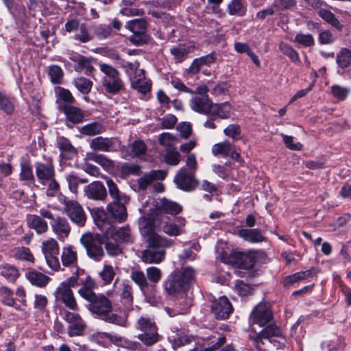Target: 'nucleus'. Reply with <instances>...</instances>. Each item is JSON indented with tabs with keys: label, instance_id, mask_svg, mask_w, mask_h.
<instances>
[{
	"label": "nucleus",
	"instance_id": "0eeeda50",
	"mask_svg": "<svg viewBox=\"0 0 351 351\" xmlns=\"http://www.w3.org/2000/svg\"><path fill=\"white\" fill-rule=\"evenodd\" d=\"M195 272L192 267H186L174 271L164 283L165 291L170 295L184 293L195 278Z\"/></svg>",
	"mask_w": 351,
	"mask_h": 351
},
{
	"label": "nucleus",
	"instance_id": "c9c22d12",
	"mask_svg": "<svg viewBox=\"0 0 351 351\" xmlns=\"http://www.w3.org/2000/svg\"><path fill=\"white\" fill-rule=\"evenodd\" d=\"M84 191L88 197H105L106 191L104 186L99 182H94L86 186Z\"/></svg>",
	"mask_w": 351,
	"mask_h": 351
},
{
	"label": "nucleus",
	"instance_id": "e433bc0d",
	"mask_svg": "<svg viewBox=\"0 0 351 351\" xmlns=\"http://www.w3.org/2000/svg\"><path fill=\"white\" fill-rule=\"evenodd\" d=\"M232 145L228 141L217 143L213 145L211 152L215 156H221L223 158H226L229 156Z\"/></svg>",
	"mask_w": 351,
	"mask_h": 351
},
{
	"label": "nucleus",
	"instance_id": "423d86ee",
	"mask_svg": "<svg viewBox=\"0 0 351 351\" xmlns=\"http://www.w3.org/2000/svg\"><path fill=\"white\" fill-rule=\"evenodd\" d=\"M182 207L176 202L168 199H149L139 208L143 215L165 216L164 214L176 215L181 213Z\"/></svg>",
	"mask_w": 351,
	"mask_h": 351
},
{
	"label": "nucleus",
	"instance_id": "49530a36",
	"mask_svg": "<svg viewBox=\"0 0 351 351\" xmlns=\"http://www.w3.org/2000/svg\"><path fill=\"white\" fill-rule=\"evenodd\" d=\"M131 279L139 287L141 290H143L148 287V282L145 274L138 269H132L130 273Z\"/></svg>",
	"mask_w": 351,
	"mask_h": 351
},
{
	"label": "nucleus",
	"instance_id": "b1692460",
	"mask_svg": "<svg viewBox=\"0 0 351 351\" xmlns=\"http://www.w3.org/2000/svg\"><path fill=\"white\" fill-rule=\"evenodd\" d=\"M121 199H115L108 206V211L112 217L119 222H123L126 220L128 214L125 206L121 202Z\"/></svg>",
	"mask_w": 351,
	"mask_h": 351
},
{
	"label": "nucleus",
	"instance_id": "1a4fd4ad",
	"mask_svg": "<svg viewBox=\"0 0 351 351\" xmlns=\"http://www.w3.org/2000/svg\"><path fill=\"white\" fill-rule=\"evenodd\" d=\"M256 343V348L261 350L260 344H264V339H267L277 348H282L285 346V339L282 335L281 329L271 322L265 326V328L253 338Z\"/></svg>",
	"mask_w": 351,
	"mask_h": 351
},
{
	"label": "nucleus",
	"instance_id": "5fc2aeb1",
	"mask_svg": "<svg viewBox=\"0 0 351 351\" xmlns=\"http://www.w3.org/2000/svg\"><path fill=\"white\" fill-rule=\"evenodd\" d=\"M1 275L10 282H14L19 277V270L14 266L6 265L1 270Z\"/></svg>",
	"mask_w": 351,
	"mask_h": 351
},
{
	"label": "nucleus",
	"instance_id": "7ed1b4c3",
	"mask_svg": "<svg viewBox=\"0 0 351 351\" xmlns=\"http://www.w3.org/2000/svg\"><path fill=\"white\" fill-rule=\"evenodd\" d=\"M88 302V308L95 317L118 326H126L125 317L112 313V303L104 295H97Z\"/></svg>",
	"mask_w": 351,
	"mask_h": 351
},
{
	"label": "nucleus",
	"instance_id": "864d4df0",
	"mask_svg": "<svg viewBox=\"0 0 351 351\" xmlns=\"http://www.w3.org/2000/svg\"><path fill=\"white\" fill-rule=\"evenodd\" d=\"M75 40L82 43L89 42L92 39V36L88 32V27L85 23H82L75 32L74 36Z\"/></svg>",
	"mask_w": 351,
	"mask_h": 351
},
{
	"label": "nucleus",
	"instance_id": "f03ea898",
	"mask_svg": "<svg viewBox=\"0 0 351 351\" xmlns=\"http://www.w3.org/2000/svg\"><path fill=\"white\" fill-rule=\"evenodd\" d=\"M93 218L95 224L104 234L108 240H113L119 243H130L133 242V237L129 226L117 228L106 220L104 210L97 208L93 210Z\"/></svg>",
	"mask_w": 351,
	"mask_h": 351
},
{
	"label": "nucleus",
	"instance_id": "4be33fe9",
	"mask_svg": "<svg viewBox=\"0 0 351 351\" xmlns=\"http://www.w3.org/2000/svg\"><path fill=\"white\" fill-rule=\"evenodd\" d=\"M35 165L36 177L41 184H45L54 178V167L51 161L46 162H38Z\"/></svg>",
	"mask_w": 351,
	"mask_h": 351
},
{
	"label": "nucleus",
	"instance_id": "c85d7f7f",
	"mask_svg": "<svg viewBox=\"0 0 351 351\" xmlns=\"http://www.w3.org/2000/svg\"><path fill=\"white\" fill-rule=\"evenodd\" d=\"M51 227L60 239L64 240L70 232L71 228L66 219L57 217L51 223Z\"/></svg>",
	"mask_w": 351,
	"mask_h": 351
},
{
	"label": "nucleus",
	"instance_id": "a18cd8bd",
	"mask_svg": "<svg viewBox=\"0 0 351 351\" xmlns=\"http://www.w3.org/2000/svg\"><path fill=\"white\" fill-rule=\"evenodd\" d=\"M126 28L132 33L146 32L147 22L142 19L131 20L127 23Z\"/></svg>",
	"mask_w": 351,
	"mask_h": 351
},
{
	"label": "nucleus",
	"instance_id": "2eb2a0df",
	"mask_svg": "<svg viewBox=\"0 0 351 351\" xmlns=\"http://www.w3.org/2000/svg\"><path fill=\"white\" fill-rule=\"evenodd\" d=\"M174 183L177 187L184 191H192L196 189L198 182L195 173L190 172L186 167H182L176 175Z\"/></svg>",
	"mask_w": 351,
	"mask_h": 351
},
{
	"label": "nucleus",
	"instance_id": "ea45409f",
	"mask_svg": "<svg viewBox=\"0 0 351 351\" xmlns=\"http://www.w3.org/2000/svg\"><path fill=\"white\" fill-rule=\"evenodd\" d=\"M231 109L232 107L228 102L221 104H213L210 114L217 116L221 119H226L230 116Z\"/></svg>",
	"mask_w": 351,
	"mask_h": 351
},
{
	"label": "nucleus",
	"instance_id": "58836bf2",
	"mask_svg": "<svg viewBox=\"0 0 351 351\" xmlns=\"http://www.w3.org/2000/svg\"><path fill=\"white\" fill-rule=\"evenodd\" d=\"M105 128L99 122H92L80 129L81 134L86 136H95L103 133Z\"/></svg>",
	"mask_w": 351,
	"mask_h": 351
},
{
	"label": "nucleus",
	"instance_id": "13d9d810",
	"mask_svg": "<svg viewBox=\"0 0 351 351\" xmlns=\"http://www.w3.org/2000/svg\"><path fill=\"white\" fill-rule=\"evenodd\" d=\"M312 272L311 270H306L304 271H300L295 273L292 275L287 276L285 280V285L295 283L300 280H304L311 276Z\"/></svg>",
	"mask_w": 351,
	"mask_h": 351
},
{
	"label": "nucleus",
	"instance_id": "3c124183",
	"mask_svg": "<svg viewBox=\"0 0 351 351\" xmlns=\"http://www.w3.org/2000/svg\"><path fill=\"white\" fill-rule=\"evenodd\" d=\"M191 47L180 45L171 49V53L174 57L176 62H182L191 52Z\"/></svg>",
	"mask_w": 351,
	"mask_h": 351
},
{
	"label": "nucleus",
	"instance_id": "473e14b6",
	"mask_svg": "<svg viewBox=\"0 0 351 351\" xmlns=\"http://www.w3.org/2000/svg\"><path fill=\"white\" fill-rule=\"evenodd\" d=\"M227 10L231 16H243L247 12V3L245 0H232L228 3Z\"/></svg>",
	"mask_w": 351,
	"mask_h": 351
},
{
	"label": "nucleus",
	"instance_id": "72a5a7b5",
	"mask_svg": "<svg viewBox=\"0 0 351 351\" xmlns=\"http://www.w3.org/2000/svg\"><path fill=\"white\" fill-rule=\"evenodd\" d=\"M57 96L58 105H72L75 103V99L69 89L58 86L55 89Z\"/></svg>",
	"mask_w": 351,
	"mask_h": 351
},
{
	"label": "nucleus",
	"instance_id": "393cba45",
	"mask_svg": "<svg viewBox=\"0 0 351 351\" xmlns=\"http://www.w3.org/2000/svg\"><path fill=\"white\" fill-rule=\"evenodd\" d=\"M213 103L208 96L194 97L191 100V108L193 110L201 114H210Z\"/></svg>",
	"mask_w": 351,
	"mask_h": 351
},
{
	"label": "nucleus",
	"instance_id": "680f3d73",
	"mask_svg": "<svg viewBox=\"0 0 351 351\" xmlns=\"http://www.w3.org/2000/svg\"><path fill=\"white\" fill-rule=\"evenodd\" d=\"M200 188L202 190L208 192L211 196H218L221 194L219 186L206 180L202 182Z\"/></svg>",
	"mask_w": 351,
	"mask_h": 351
},
{
	"label": "nucleus",
	"instance_id": "6e6552de",
	"mask_svg": "<svg viewBox=\"0 0 351 351\" xmlns=\"http://www.w3.org/2000/svg\"><path fill=\"white\" fill-rule=\"evenodd\" d=\"M217 258L223 263L232 265L239 268L249 269L256 263V254L254 252H239L223 250L219 245L217 247Z\"/></svg>",
	"mask_w": 351,
	"mask_h": 351
},
{
	"label": "nucleus",
	"instance_id": "603ef678",
	"mask_svg": "<svg viewBox=\"0 0 351 351\" xmlns=\"http://www.w3.org/2000/svg\"><path fill=\"white\" fill-rule=\"evenodd\" d=\"M280 51L287 56L293 62L300 63L298 53L290 45L281 42L279 45Z\"/></svg>",
	"mask_w": 351,
	"mask_h": 351
},
{
	"label": "nucleus",
	"instance_id": "79ce46f5",
	"mask_svg": "<svg viewBox=\"0 0 351 351\" xmlns=\"http://www.w3.org/2000/svg\"><path fill=\"white\" fill-rule=\"evenodd\" d=\"M29 226L34 229L38 234L45 232L48 229V225L45 221L36 215H30L28 217Z\"/></svg>",
	"mask_w": 351,
	"mask_h": 351
},
{
	"label": "nucleus",
	"instance_id": "9b49d317",
	"mask_svg": "<svg viewBox=\"0 0 351 351\" xmlns=\"http://www.w3.org/2000/svg\"><path fill=\"white\" fill-rule=\"evenodd\" d=\"M137 328L143 332L138 335V338L145 344L151 346L158 341L156 324L149 317H140Z\"/></svg>",
	"mask_w": 351,
	"mask_h": 351
},
{
	"label": "nucleus",
	"instance_id": "7c9ffc66",
	"mask_svg": "<svg viewBox=\"0 0 351 351\" xmlns=\"http://www.w3.org/2000/svg\"><path fill=\"white\" fill-rule=\"evenodd\" d=\"M96 284L95 281L89 276H87L82 286L78 290L80 295L88 302L95 297L97 295L93 292Z\"/></svg>",
	"mask_w": 351,
	"mask_h": 351
},
{
	"label": "nucleus",
	"instance_id": "8fccbe9b",
	"mask_svg": "<svg viewBox=\"0 0 351 351\" xmlns=\"http://www.w3.org/2000/svg\"><path fill=\"white\" fill-rule=\"evenodd\" d=\"M337 63L341 68H347L351 65V51L343 48L337 55Z\"/></svg>",
	"mask_w": 351,
	"mask_h": 351
},
{
	"label": "nucleus",
	"instance_id": "f8f14e48",
	"mask_svg": "<svg viewBox=\"0 0 351 351\" xmlns=\"http://www.w3.org/2000/svg\"><path fill=\"white\" fill-rule=\"evenodd\" d=\"M41 249L49 267L55 271H58L60 264L58 257L59 247L57 241L53 239L45 240L42 243Z\"/></svg>",
	"mask_w": 351,
	"mask_h": 351
},
{
	"label": "nucleus",
	"instance_id": "c03bdc74",
	"mask_svg": "<svg viewBox=\"0 0 351 351\" xmlns=\"http://www.w3.org/2000/svg\"><path fill=\"white\" fill-rule=\"evenodd\" d=\"M120 172L122 177L139 176L141 173V166L136 164L125 162L120 167Z\"/></svg>",
	"mask_w": 351,
	"mask_h": 351
},
{
	"label": "nucleus",
	"instance_id": "09e8293b",
	"mask_svg": "<svg viewBox=\"0 0 351 351\" xmlns=\"http://www.w3.org/2000/svg\"><path fill=\"white\" fill-rule=\"evenodd\" d=\"M318 15L327 23H330L331 25L334 26L337 29H341L342 25L340 23L339 20L335 17V14L330 11L322 8L318 11Z\"/></svg>",
	"mask_w": 351,
	"mask_h": 351
},
{
	"label": "nucleus",
	"instance_id": "bb28decb",
	"mask_svg": "<svg viewBox=\"0 0 351 351\" xmlns=\"http://www.w3.org/2000/svg\"><path fill=\"white\" fill-rule=\"evenodd\" d=\"M71 60L75 62L74 69L77 72L84 71L86 74H90L94 70L91 63V59L80 54H75L71 57Z\"/></svg>",
	"mask_w": 351,
	"mask_h": 351
},
{
	"label": "nucleus",
	"instance_id": "ddd939ff",
	"mask_svg": "<svg viewBox=\"0 0 351 351\" xmlns=\"http://www.w3.org/2000/svg\"><path fill=\"white\" fill-rule=\"evenodd\" d=\"M58 199L63 206L62 209L71 220L80 226H84L86 221V216L82 206L78 202L73 199L68 201L66 199Z\"/></svg>",
	"mask_w": 351,
	"mask_h": 351
},
{
	"label": "nucleus",
	"instance_id": "052dcab7",
	"mask_svg": "<svg viewBox=\"0 0 351 351\" xmlns=\"http://www.w3.org/2000/svg\"><path fill=\"white\" fill-rule=\"evenodd\" d=\"M85 326V322L82 318L80 319V320L71 323L69 326V335L72 337L82 335Z\"/></svg>",
	"mask_w": 351,
	"mask_h": 351
},
{
	"label": "nucleus",
	"instance_id": "5701e85b",
	"mask_svg": "<svg viewBox=\"0 0 351 351\" xmlns=\"http://www.w3.org/2000/svg\"><path fill=\"white\" fill-rule=\"evenodd\" d=\"M58 110L63 112L68 121L73 123H82L84 118L83 111L72 105H59Z\"/></svg>",
	"mask_w": 351,
	"mask_h": 351
},
{
	"label": "nucleus",
	"instance_id": "a211bd4d",
	"mask_svg": "<svg viewBox=\"0 0 351 351\" xmlns=\"http://www.w3.org/2000/svg\"><path fill=\"white\" fill-rule=\"evenodd\" d=\"M117 143H119V141L117 138L97 136L92 139L90 143V147L95 151L114 152L117 150Z\"/></svg>",
	"mask_w": 351,
	"mask_h": 351
},
{
	"label": "nucleus",
	"instance_id": "0e129e2a",
	"mask_svg": "<svg viewBox=\"0 0 351 351\" xmlns=\"http://www.w3.org/2000/svg\"><path fill=\"white\" fill-rule=\"evenodd\" d=\"M234 290L241 297L247 296L252 292V287L242 280L235 282Z\"/></svg>",
	"mask_w": 351,
	"mask_h": 351
},
{
	"label": "nucleus",
	"instance_id": "a19ab883",
	"mask_svg": "<svg viewBox=\"0 0 351 351\" xmlns=\"http://www.w3.org/2000/svg\"><path fill=\"white\" fill-rule=\"evenodd\" d=\"M0 298L1 302L8 306L14 307L19 310V306L16 305V302L13 298L12 291L7 287L2 286L0 287Z\"/></svg>",
	"mask_w": 351,
	"mask_h": 351
},
{
	"label": "nucleus",
	"instance_id": "c756f323",
	"mask_svg": "<svg viewBox=\"0 0 351 351\" xmlns=\"http://www.w3.org/2000/svg\"><path fill=\"white\" fill-rule=\"evenodd\" d=\"M102 85L105 90L110 94H117L124 88V84L120 75L110 78L103 79Z\"/></svg>",
	"mask_w": 351,
	"mask_h": 351
},
{
	"label": "nucleus",
	"instance_id": "69168bd1",
	"mask_svg": "<svg viewBox=\"0 0 351 351\" xmlns=\"http://www.w3.org/2000/svg\"><path fill=\"white\" fill-rule=\"evenodd\" d=\"M164 159L167 164L176 166L180 161V154L176 149H170L165 154Z\"/></svg>",
	"mask_w": 351,
	"mask_h": 351
},
{
	"label": "nucleus",
	"instance_id": "f704fd0d",
	"mask_svg": "<svg viewBox=\"0 0 351 351\" xmlns=\"http://www.w3.org/2000/svg\"><path fill=\"white\" fill-rule=\"evenodd\" d=\"M238 234L244 240L251 243H258L264 240V237L258 229H241Z\"/></svg>",
	"mask_w": 351,
	"mask_h": 351
},
{
	"label": "nucleus",
	"instance_id": "aec40b11",
	"mask_svg": "<svg viewBox=\"0 0 351 351\" xmlns=\"http://www.w3.org/2000/svg\"><path fill=\"white\" fill-rule=\"evenodd\" d=\"M226 342V337L218 332H213L210 337L203 340L200 348L196 347L190 351H216Z\"/></svg>",
	"mask_w": 351,
	"mask_h": 351
},
{
	"label": "nucleus",
	"instance_id": "6ab92c4d",
	"mask_svg": "<svg viewBox=\"0 0 351 351\" xmlns=\"http://www.w3.org/2000/svg\"><path fill=\"white\" fill-rule=\"evenodd\" d=\"M226 342V337L218 332H213L210 337L203 340L200 348L196 347L190 351H216Z\"/></svg>",
	"mask_w": 351,
	"mask_h": 351
},
{
	"label": "nucleus",
	"instance_id": "cd10ccee",
	"mask_svg": "<svg viewBox=\"0 0 351 351\" xmlns=\"http://www.w3.org/2000/svg\"><path fill=\"white\" fill-rule=\"evenodd\" d=\"M61 260L62 265L64 267H75V271L74 272L76 271L77 269H79L78 267H77V252L73 246L68 245L62 248Z\"/></svg>",
	"mask_w": 351,
	"mask_h": 351
},
{
	"label": "nucleus",
	"instance_id": "338daca9",
	"mask_svg": "<svg viewBox=\"0 0 351 351\" xmlns=\"http://www.w3.org/2000/svg\"><path fill=\"white\" fill-rule=\"evenodd\" d=\"M99 274L104 284H109L112 280L115 272L111 265H105Z\"/></svg>",
	"mask_w": 351,
	"mask_h": 351
},
{
	"label": "nucleus",
	"instance_id": "f3484780",
	"mask_svg": "<svg viewBox=\"0 0 351 351\" xmlns=\"http://www.w3.org/2000/svg\"><path fill=\"white\" fill-rule=\"evenodd\" d=\"M192 305V299L188 297L185 293H182L180 296L176 299L173 307H165V311L169 317H174L177 315H184L188 313Z\"/></svg>",
	"mask_w": 351,
	"mask_h": 351
},
{
	"label": "nucleus",
	"instance_id": "2f4dec72",
	"mask_svg": "<svg viewBox=\"0 0 351 351\" xmlns=\"http://www.w3.org/2000/svg\"><path fill=\"white\" fill-rule=\"evenodd\" d=\"M27 280L33 285L39 287H45L50 280V278L36 270H32L25 274Z\"/></svg>",
	"mask_w": 351,
	"mask_h": 351
},
{
	"label": "nucleus",
	"instance_id": "39448f33",
	"mask_svg": "<svg viewBox=\"0 0 351 351\" xmlns=\"http://www.w3.org/2000/svg\"><path fill=\"white\" fill-rule=\"evenodd\" d=\"M80 273H83V270L77 269L71 277L58 285L53 293L56 302L63 304L66 308L72 311L78 310V305L71 288L78 285V278Z\"/></svg>",
	"mask_w": 351,
	"mask_h": 351
},
{
	"label": "nucleus",
	"instance_id": "20e7f679",
	"mask_svg": "<svg viewBox=\"0 0 351 351\" xmlns=\"http://www.w3.org/2000/svg\"><path fill=\"white\" fill-rule=\"evenodd\" d=\"M143 236L147 237L149 248L142 252V261L147 264L161 263L165 259V249L172 246L173 241L158 234Z\"/></svg>",
	"mask_w": 351,
	"mask_h": 351
},
{
	"label": "nucleus",
	"instance_id": "de8ad7c7",
	"mask_svg": "<svg viewBox=\"0 0 351 351\" xmlns=\"http://www.w3.org/2000/svg\"><path fill=\"white\" fill-rule=\"evenodd\" d=\"M75 88L82 94H88L92 88L93 82L84 77H80L73 80Z\"/></svg>",
	"mask_w": 351,
	"mask_h": 351
},
{
	"label": "nucleus",
	"instance_id": "4d7b16f0",
	"mask_svg": "<svg viewBox=\"0 0 351 351\" xmlns=\"http://www.w3.org/2000/svg\"><path fill=\"white\" fill-rule=\"evenodd\" d=\"M121 296L122 299L125 300L128 307L132 304V287L127 282L121 284Z\"/></svg>",
	"mask_w": 351,
	"mask_h": 351
},
{
	"label": "nucleus",
	"instance_id": "e2e57ef3",
	"mask_svg": "<svg viewBox=\"0 0 351 351\" xmlns=\"http://www.w3.org/2000/svg\"><path fill=\"white\" fill-rule=\"evenodd\" d=\"M49 74L50 75L51 82L56 84L60 83L64 73L59 66L52 65L49 67Z\"/></svg>",
	"mask_w": 351,
	"mask_h": 351
},
{
	"label": "nucleus",
	"instance_id": "f257e3e1",
	"mask_svg": "<svg viewBox=\"0 0 351 351\" xmlns=\"http://www.w3.org/2000/svg\"><path fill=\"white\" fill-rule=\"evenodd\" d=\"M176 221L178 223H174L167 216L143 215L139 219L138 226L142 235L156 234L155 230H161L171 237H176L184 232L185 220L178 217L176 218Z\"/></svg>",
	"mask_w": 351,
	"mask_h": 351
},
{
	"label": "nucleus",
	"instance_id": "4c0bfd02",
	"mask_svg": "<svg viewBox=\"0 0 351 351\" xmlns=\"http://www.w3.org/2000/svg\"><path fill=\"white\" fill-rule=\"evenodd\" d=\"M88 158L100 166L105 170H112L114 167V161L108 158L106 156L101 154H89Z\"/></svg>",
	"mask_w": 351,
	"mask_h": 351
},
{
	"label": "nucleus",
	"instance_id": "37998d69",
	"mask_svg": "<svg viewBox=\"0 0 351 351\" xmlns=\"http://www.w3.org/2000/svg\"><path fill=\"white\" fill-rule=\"evenodd\" d=\"M20 179L25 181L27 184L31 185L34 183V176L32 167L28 162L21 163Z\"/></svg>",
	"mask_w": 351,
	"mask_h": 351
},
{
	"label": "nucleus",
	"instance_id": "9d476101",
	"mask_svg": "<svg viewBox=\"0 0 351 351\" xmlns=\"http://www.w3.org/2000/svg\"><path fill=\"white\" fill-rule=\"evenodd\" d=\"M82 245L85 247L87 254L95 261H99L104 254L101 237L99 234L90 232L84 234L80 239Z\"/></svg>",
	"mask_w": 351,
	"mask_h": 351
},
{
	"label": "nucleus",
	"instance_id": "bf43d9fd",
	"mask_svg": "<svg viewBox=\"0 0 351 351\" xmlns=\"http://www.w3.org/2000/svg\"><path fill=\"white\" fill-rule=\"evenodd\" d=\"M99 66L100 71L105 75L103 79L107 80L120 75L119 71L110 64L99 63Z\"/></svg>",
	"mask_w": 351,
	"mask_h": 351
},
{
	"label": "nucleus",
	"instance_id": "dca6fc26",
	"mask_svg": "<svg viewBox=\"0 0 351 351\" xmlns=\"http://www.w3.org/2000/svg\"><path fill=\"white\" fill-rule=\"evenodd\" d=\"M232 311V306L226 296L219 297L212 303L211 311L217 319H227Z\"/></svg>",
	"mask_w": 351,
	"mask_h": 351
},
{
	"label": "nucleus",
	"instance_id": "412c9836",
	"mask_svg": "<svg viewBox=\"0 0 351 351\" xmlns=\"http://www.w3.org/2000/svg\"><path fill=\"white\" fill-rule=\"evenodd\" d=\"M131 87L139 93L146 95L151 90L152 82L145 77L144 70L138 71L137 75L131 77Z\"/></svg>",
	"mask_w": 351,
	"mask_h": 351
},
{
	"label": "nucleus",
	"instance_id": "a878e982",
	"mask_svg": "<svg viewBox=\"0 0 351 351\" xmlns=\"http://www.w3.org/2000/svg\"><path fill=\"white\" fill-rule=\"evenodd\" d=\"M167 176V172L163 170H154L138 179L140 189L145 190L154 180H163Z\"/></svg>",
	"mask_w": 351,
	"mask_h": 351
},
{
	"label": "nucleus",
	"instance_id": "4468645a",
	"mask_svg": "<svg viewBox=\"0 0 351 351\" xmlns=\"http://www.w3.org/2000/svg\"><path fill=\"white\" fill-rule=\"evenodd\" d=\"M273 319L270 306L267 303L257 304L250 314V322L252 325L257 324L264 327L269 324Z\"/></svg>",
	"mask_w": 351,
	"mask_h": 351
},
{
	"label": "nucleus",
	"instance_id": "6e6d98bb",
	"mask_svg": "<svg viewBox=\"0 0 351 351\" xmlns=\"http://www.w3.org/2000/svg\"><path fill=\"white\" fill-rule=\"evenodd\" d=\"M13 256L16 259L33 262L34 256L27 247H21L14 249Z\"/></svg>",
	"mask_w": 351,
	"mask_h": 351
},
{
	"label": "nucleus",
	"instance_id": "774afa93",
	"mask_svg": "<svg viewBox=\"0 0 351 351\" xmlns=\"http://www.w3.org/2000/svg\"><path fill=\"white\" fill-rule=\"evenodd\" d=\"M146 149V145L143 141H135L131 145L132 156L138 157L144 155Z\"/></svg>",
	"mask_w": 351,
	"mask_h": 351
}]
</instances>
